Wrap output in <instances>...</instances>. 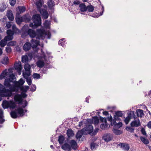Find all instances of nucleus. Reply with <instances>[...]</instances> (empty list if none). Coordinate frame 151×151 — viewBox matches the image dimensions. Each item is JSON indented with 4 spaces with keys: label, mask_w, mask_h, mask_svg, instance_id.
Segmentation results:
<instances>
[{
    "label": "nucleus",
    "mask_w": 151,
    "mask_h": 151,
    "mask_svg": "<svg viewBox=\"0 0 151 151\" xmlns=\"http://www.w3.org/2000/svg\"><path fill=\"white\" fill-rule=\"evenodd\" d=\"M24 82L25 81L21 78L18 81H14V85L9 88H6L4 86L0 84V96L2 97H10L12 95V92H17L20 88L23 90L22 86Z\"/></svg>",
    "instance_id": "1"
},
{
    "label": "nucleus",
    "mask_w": 151,
    "mask_h": 151,
    "mask_svg": "<svg viewBox=\"0 0 151 151\" xmlns=\"http://www.w3.org/2000/svg\"><path fill=\"white\" fill-rule=\"evenodd\" d=\"M33 23L29 24V27L35 29L40 26L41 24V20L40 15L39 14H36L32 16Z\"/></svg>",
    "instance_id": "2"
},
{
    "label": "nucleus",
    "mask_w": 151,
    "mask_h": 151,
    "mask_svg": "<svg viewBox=\"0 0 151 151\" xmlns=\"http://www.w3.org/2000/svg\"><path fill=\"white\" fill-rule=\"evenodd\" d=\"M37 33L38 35V37H36V39L44 40L45 37H47V39H50L51 37V33L49 32H46L44 30L38 29L37 30Z\"/></svg>",
    "instance_id": "3"
},
{
    "label": "nucleus",
    "mask_w": 151,
    "mask_h": 151,
    "mask_svg": "<svg viewBox=\"0 0 151 151\" xmlns=\"http://www.w3.org/2000/svg\"><path fill=\"white\" fill-rule=\"evenodd\" d=\"M11 117L13 119H16L18 117L22 116L24 114V110L22 107H19L10 113Z\"/></svg>",
    "instance_id": "4"
},
{
    "label": "nucleus",
    "mask_w": 151,
    "mask_h": 151,
    "mask_svg": "<svg viewBox=\"0 0 151 151\" xmlns=\"http://www.w3.org/2000/svg\"><path fill=\"white\" fill-rule=\"evenodd\" d=\"M93 127L91 125L86 126V127L81 129L84 135L89 134L91 135V133L93 132Z\"/></svg>",
    "instance_id": "5"
},
{
    "label": "nucleus",
    "mask_w": 151,
    "mask_h": 151,
    "mask_svg": "<svg viewBox=\"0 0 151 151\" xmlns=\"http://www.w3.org/2000/svg\"><path fill=\"white\" fill-rule=\"evenodd\" d=\"M46 57L45 55L42 57L36 63L37 65L40 68H42L45 65L46 62Z\"/></svg>",
    "instance_id": "6"
},
{
    "label": "nucleus",
    "mask_w": 151,
    "mask_h": 151,
    "mask_svg": "<svg viewBox=\"0 0 151 151\" xmlns=\"http://www.w3.org/2000/svg\"><path fill=\"white\" fill-rule=\"evenodd\" d=\"M24 68L26 72H24L23 75L24 78H27L31 74V72L30 71V65L28 64H25L24 65Z\"/></svg>",
    "instance_id": "7"
},
{
    "label": "nucleus",
    "mask_w": 151,
    "mask_h": 151,
    "mask_svg": "<svg viewBox=\"0 0 151 151\" xmlns=\"http://www.w3.org/2000/svg\"><path fill=\"white\" fill-rule=\"evenodd\" d=\"M113 138V135L110 133H105L103 136V139L106 142L111 141Z\"/></svg>",
    "instance_id": "8"
},
{
    "label": "nucleus",
    "mask_w": 151,
    "mask_h": 151,
    "mask_svg": "<svg viewBox=\"0 0 151 151\" xmlns=\"http://www.w3.org/2000/svg\"><path fill=\"white\" fill-rule=\"evenodd\" d=\"M38 11L41 14L43 19H46L48 18V13L45 9H41L39 10Z\"/></svg>",
    "instance_id": "9"
},
{
    "label": "nucleus",
    "mask_w": 151,
    "mask_h": 151,
    "mask_svg": "<svg viewBox=\"0 0 151 151\" xmlns=\"http://www.w3.org/2000/svg\"><path fill=\"white\" fill-rule=\"evenodd\" d=\"M14 68L15 70L18 72L19 75H20L22 68L21 62H18V63H16L14 64Z\"/></svg>",
    "instance_id": "10"
},
{
    "label": "nucleus",
    "mask_w": 151,
    "mask_h": 151,
    "mask_svg": "<svg viewBox=\"0 0 151 151\" xmlns=\"http://www.w3.org/2000/svg\"><path fill=\"white\" fill-rule=\"evenodd\" d=\"M15 101L17 102L19 104H22V95L21 94H17L14 97Z\"/></svg>",
    "instance_id": "11"
},
{
    "label": "nucleus",
    "mask_w": 151,
    "mask_h": 151,
    "mask_svg": "<svg viewBox=\"0 0 151 151\" xmlns=\"http://www.w3.org/2000/svg\"><path fill=\"white\" fill-rule=\"evenodd\" d=\"M118 145L120 146V147L122 150L124 151H128L130 148L129 144L126 143H120Z\"/></svg>",
    "instance_id": "12"
},
{
    "label": "nucleus",
    "mask_w": 151,
    "mask_h": 151,
    "mask_svg": "<svg viewBox=\"0 0 151 151\" xmlns=\"http://www.w3.org/2000/svg\"><path fill=\"white\" fill-rule=\"evenodd\" d=\"M30 41V44L33 48H36L38 45H40L39 41L36 39H32Z\"/></svg>",
    "instance_id": "13"
},
{
    "label": "nucleus",
    "mask_w": 151,
    "mask_h": 151,
    "mask_svg": "<svg viewBox=\"0 0 151 151\" xmlns=\"http://www.w3.org/2000/svg\"><path fill=\"white\" fill-rule=\"evenodd\" d=\"M24 19H26L28 21L29 20V19L27 18L26 16H23L22 17L16 18V22L18 24H20L22 22L23 20Z\"/></svg>",
    "instance_id": "14"
},
{
    "label": "nucleus",
    "mask_w": 151,
    "mask_h": 151,
    "mask_svg": "<svg viewBox=\"0 0 151 151\" xmlns=\"http://www.w3.org/2000/svg\"><path fill=\"white\" fill-rule=\"evenodd\" d=\"M131 126L132 127H138L140 125V123L139 119L134 120L131 123Z\"/></svg>",
    "instance_id": "15"
},
{
    "label": "nucleus",
    "mask_w": 151,
    "mask_h": 151,
    "mask_svg": "<svg viewBox=\"0 0 151 151\" xmlns=\"http://www.w3.org/2000/svg\"><path fill=\"white\" fill-rule=\"evenodd\" d=\"M111 126L114 125V128H119L122 126V124L121 122H119L117 123L115 121H114L113 123L112 122H111Z\"/></svg>",
    "instance_id": "16"
},
{
    "label": "nucleus",
    "mask_w": 151,
    "mask_h": 151,
    "mask_svg": "<svg viewBox=\"0 0 151 151\" xmlns=\"http://www.w3.org/2000/svg\"><path fill=\"white\" fill-rule=\"evenodd\" d=\"M27 34L31 38H34L36 36V33L34 30L29 29L27 31Z\"/></svg>",
    "instance_id": "17"
},
{
    "label": "nucleus",
    "mask_w": 151,
    "mask_h": 151,
    "mask_svg": "<svg viewBox=\"0 0 151 151\" xmlns=\"http://www.w3.org/2000/svg\"><path fill=\"white\" fill-rule=\"evenodd\" d=\"M6 16L9 20L13 21L14 20V17L11 10H9L7 11Z\"/></svg>",
    "instance_id": "18"
},
{
    "label": "nucleus",
    "mask_w": 151,
    "mask_h": 151,
    "mask_svg": "<svg viewBox=\"0 0 151 151\" xmlns=\"http://www.w3.org/2000/svg\"><path fill=\"white\" fill-rule=\"evenodd\" d=\"M32 46L29 42H27L23 46V50L25 51L29 50L31 48Z\"/></svg>",
    "instance_id": "19"
},
{
    "label": "nucleus",
    "mask_w": 151,
    "mask_h": 151,
    "mask_svg": "<svg viewBox=\"0 0 151 151\" xmlns=\"http://www.w3.org/2000/svg\"><path fill=\"white\" fill-rule=\"evenodd\" d=\"M70 143L71 147L74 150H76L77 147V145L76 142L74 140H71Z\"/></svg>",
    "instance_id": "20"
},
{
    "label": "nucleus",
    "mask_w": 151,
    "mask_h": 151,
    "mask_svg": "<svg viewBox=\"0 0 151 151\" xmlns=\"http://www.w3.org/2000/svg\"><path fill=\"white\" fill-rule=\"evenodd\" d=\"M115 115H114L115 119L117 120L119 119L118 117H122V116L123 114L121 111H117L115 112Z\"/></svg>",
    "instance_id": "21"
},
{
    "label": "nucleus",
    "mask_w": 151,
    "mask_h": 151,
    "mask_svg": "<svg viewBox=\"0 0 151 151\" xmlns=\"http://www.w3.org/2000/svg\"><path fill=\"white\" fill-rule=\"evenodd\" d=\"M62 148L64 150L70 151L71 150V147L70 145L67 143H65L62 146Z\"/></svg>",
    "instance_id": "22"
},
{
    "label": "nucleus",
    "mask_w": 151,
    "mask_h": 151,
    "mask_svg": "<svg viewBox=\"0 0 151 151\" xmlns=\"http://www.w3.org/2000/svg\"><path fill=\"white\" fill-rule=\"evenodd\" d=\"M79 7L80 8V10L81 12H84L87 11V6H86L84 3L80 4Z\"/></svg>",
    "instance_id": "23"
},
{
    "label": "nucleus",
    "mask_w": 151,
    "mask_h": 151,
    "mask_svg": "<svg viewBox=\"0 0 151 151\" xmlns=\"http://www.w3.org/2000/svg\"><path fill=\"white\" fill-rule=\"evenodd\" d=\"M36 5L37 6V10L38 11L39 10L41 9L42 8L41 7H42V0H39L36 2Z\"/></svg>",
    "instance_id": "24"
},
{
    "label": "nucleus",
    "mask_w": 151,
    "mask_h": 151,
    "mask_svg": "<svg viewBox=\"0 0 151 151\" xmlns=\"http://www.w3.org/2000/svg\"><path fill=\"white\" fill-rule=\"evenodd\" d=\"M7 70L6 69L3 71L2 73L0 75V80L4 78L5 76H8L9 75L8 72H7Z\"/></svg>",
    "instance_id": "25"
},
{
    "label": "nucleus",
    "mask_w": 151,
    "mask_h": 151,
    "mask_svg": "<svg viewBox=\"0 0 151 151\" xmlns=\"http://www.w3.org/2000/svg\"><path fill=\"white\" fill-rule=\"evenodd\" d=\"M10 104V102L6 100L3 101L2 104L3 108L4 109L7 108L9 107Z\"/></svg>",
    "instance_id": "26"
},
{
    "label": "nucleus",
    "mask_w": 151,
    "mask_h": 151,
    "mask_svg": "<svg viewBox=\"0 0 151 151\" xmlns=\"http://www.w3.org/2000/svg\"><path fill=\"white\" fill-rule=\"evenodd\" d=\"M11 81H9L8 79H6L4 82V85L5 86V87L6 88H11V84H10Z\"/></svg>",
    "instance_id": "27"
},
{
    "label": "nucleus",
    "mask_w": 151,
    "mask_h": 151,
    "mask_svg": "<svg viewBox=\"0 0 151 151\" xmlns=\"http://www.w3.org/2000/svg\"><path fill=\"white\" fill-rule=\"evenodd\" d=\"M136 112L137 115L138 117H142L144 115L143 111L142 110L138 109Z\"/></svg>",
    "instance_id": "28"
},
{
    "label": "nucleus",
    "mask_w": 151,
    "mask_h": 151,
    "mask_svg": "<svg viewBox=\"0 0 151 151\" xmlns=\"http://www.w3.org/2000/svg\"><path fill=\"white\" fill-rule=\"evenodd\" d=\"M83 135H84V134H83V132H82L81 130L80 131H78L77 132L76 134V139L80 141Z\"/></svg>",
    "instance_id": "29"
},
{
    "label": "nucleus",
    "mask_w": 151,
    "mask_h": 151,
    "mask_svg": "<svg viewBox=\"0 0 151 151\" xmlns=\"http://www.w3.org/2000/svg\"><path fill=\"white\" fill-rule=\"evenodd\" d=\"M47 5L50 9L52 10V7L55 5V4L52 0H49L47 2Z\"/></svg>",
    "instance_id": "30"
},
{
    "label": "nucleus",
    "mask_w": 151,
    "mask_h": 151,
    "mask_svg": "<svg viewBox=\"0 0 151 151\" xmlns=\"http://www.w3.org/2000/svg\"><path fill=\"white\" fill-rule=\"evenodd\" d=\"M140 139L142 142L145 145H147L149 144V142L148 140L145 137H140Z\"/></svg>",
    "instance_id": "31"
},
{
    "label": "nucleus",
    "mask_w": 151,
    "mask_h": 151,
    "mask_svg": "<svg viewBox=\"0 0 151 151\" xmlns=\"http://www.w3.org/2000/svg\"><path fill=\"white\" fill-rule=\"evenodd\" d=\"M9 73H11V74L9 75H10L9 76V78H7V79L9 81H11V82H13V81L14 80V79L15 78V76H14V75L11 74L12 73L11 72V71H10L9 69Z\"/></svg>",
    "instance_id": "32"
},
{
    "label": "nucleus",
    "mask_w": 151,
    "mask_h": 151,
    "mask_svg": "<svg viewBox=\"0 0 151 151\" xmlns=\"http://www.w3.org/2000/svg\"><path fill=\"white\" fill-rule=\"evenodd\" d=\"M28 61V57L27 55H25L22 56V61L24 63H27Z\"/></svg>",
    "instance_id": "33"
},
{
    "label": "nucleus",
    "mask_w": 151,
    "mask_h": 151,
    "mask_svg": "<svg viewBox=\"0 0 151 151\" xmlns=\"http://www.w3.org/2000/svg\"><path fill=\"white\" fill-rule=\"evenodd\" d=\"M67 134L68 137H70L73 136L74 134L71 129H69L67 131Z\"/></svg>",
    "instance_id": "34"
},
{
    "label": "nucleus",
    "mask_w": 151,
    "mask_h": 151,
    "mask_svg": "<svg viewBox=\"0 0 151 151\" xmlns=\"http://www.w3.org/2000/svg\"><path fill=\"white\" fill-rule=\"evenodd\" d=\"M65 140V138L63 135L60 136L58 137V141L60 145L63 144Z\"/></svg>",
    "instance_id": "35"
},
{
    "label": "nucleus",
    "mask_w": 151,
    "mask_h": 151,
    "mask_svg": "<svg viewBox=\"0 0 151 151\" xmlns=\"http://www.w3.org/2000/svg\"><path fill=\"white\" fill-rule=\"evenodd\" d=\"M6 6L5 3L4 2H2L1 4V6L0 8V11L1 12H4L6 9Z\"/></svg>",
    "instance_id": "36"
},
{
    "label": "nucleus",
    "mask_w": 151,
    "mask_h": 151,
    "mask_svg": "<svg viewBox=\"0 0 151 151\" xmlns=\"http://www.w3.org/2000/svg\"><path fill=\"white\" fill-rule=\"evenodd\" d=\"M65 38H63L60 40L58 42V44L60 45L62 47H64V45L66 44V42L65 41Z\"/></svg>",
    "instance_id": "37"
},
{
    "label": "nucleus",
    "mask_w": 151,
    "mask_h": 151,
    "mask_svg": "<svg viewBox=\"0 0 151 151\" xmlns=\"http://www.w3.org/2000/svg\"><path fill=\"white\" fill-rule=\"evenodd\" d=\"M91 148L92 150H95L98 146V145L96 143L92 142L91 144Z\"/></svg>",
    "instance_id": "38"
},
{
    "label": "nucleus",
    "mask_w": 151,
    "mask_h": 151,
    "mask_svg": "<svg viewBox=\"0 0 151 151\" xmlns=\"http://www.w3.org/2000/svg\"><path fill=\"white\" fill-rule=\"evenodd\" d=\"M113 132L116 135H120L121 134L122 132L120 130L113 128Z\"/></svg>",
    "instance_id": "39"
},
{
    "label": "nucleus",
    "mask_w": 151,
    "mask_h": 151,
    "mask_svg": "<svg viewBox=\"0 0 151 151\" xmlns=\"http://www.w3.org/2000/svg\"><path fill=\"white\" fill-rule=\"evenodd\" d=\"M87 10L90 12H92L94 9V7L92 5H88L87 6Z\"/></svg>",
    "instance_id": "40"
},
{
    "label": "nucleus",
    "mask_w": 151,
    "mask_h": 151,
    "mask_svg": "<svg viewBox=\"0 0 151 151\" xmlns=\"http://www.w3.org/2000/svg\"><path fill=\"white\" fill-rule=\"evenodd\" d=\"M7 43V41L4 39L2 40L0 42V45L1 47H3L5 46Z\"/></svg>",
    "instance_id": "41"
},
{
    "label": "nucleus",
    "mask_w": 151,
    "mask_h": 151,
    "mask_svg": "<svg viewBox=\"0 0 151 151\" xmlns=\"http://www.w3.org/2000/svg\"><path fill=\"white\" fill-rule=\"evenodd\" d=\"M13 36L8 35L7 36L5 37L4 39V40H6V41L7 42L12 40L13 39Z\"/></svg>",
    "instance_id": "42"
},
{
    "label": "nucleus",
    "mask_w": 151,
    "mask_h": 151,
    "mask_svg": "<svg viewBox=\"0 0 151 151\" xmlns=\"http://www.w3.org/2000/svg\"><path fill=\"white\" fill-rule=\"evenodd\" d=\"M18 9L19 12L20 13L24 12L26 9L25 7L24 6H18Z\"/></svg>",
    "instance_id": "43"
},
{
    "label": "nucleus",
    "mask_w": 151,
    "mask_h": 151,
    "mask_svg": "<svg viewBox=\"0 0 151 151\" xmlns=\"http://www.w3.org/2000/svg\"><path fill=\"white\" fill-rule=\"evenodd\" d=\"M12 29L14 33H16L19 32V30L16 27L15 25H13L12 26Z\"/></svg>",
    "instance_id": "44"
},
{
    "label": "nucleus",
    "mask_w": 151,
    "mask_h": 151,
    "mask_svg": "<svg viewBox=\"0 0 151 151\" xmlns=\"http://www.w3.org/2000/svg\"><path fill=\"white\" fill-rule=\"evenodd\" d=\"M8 60V58L7 57H6L4 58L2 60L1 62L2 63L4 64H6L7 63Z\"/></svg>",
    "instance_id": "45"
},
{
    "label": "nucleus",
    "mask_w": 151,
    "mask_h": 151,
    "mask_svg": "<svg viewBox=\"0 0 151 151\" xmlns=\"http://www.w3.org/2000/svg\"><path fill=\"white\" fill-rule=\"evenodd\" d=\"M93 119L94 121V123L95 124H97L99 123V120L98 117L96 116H94L93 117Z\"/></svg>",
    "instance_id": "46"
},
{
    "label": "nucleus",
    "mask_w": 151,
    "mask_h": 151,
    "mask_svg": "<svg viewBox=\"0 0 151 151\" xmlns=\"http://www.w3.org/2000/svg\"><path fill=\"white\" fill-rule=\"evenodd\" d=\"M47 63H45V67L46 69H49L51 68L52 67V66L49 64V62L46 60Z\"/></svg>",
    "instance_id": "47"
},
{
    "label": "nucleus",
    "mask_w": 151,
    "mask_h": 151,
    "mask_svg": "<svg viewBox=\"0 0 151 151\" xmlns=\"http://www.w3.org/2000/svg\"><path fill=\"white\" fill-rule=\"evenodd\" d=\"M128 115L129 116H130L131 118L132 117H133L134 118V116H135L134 114V111H130L129 113H128Z\"/></svg>",
    "instance_id": "48"
},
{
    "label": "nucleus",
    "mask_w": 151,
    "mask_h": 151,
    "mask_svg": "<svg viewBox=\"0 0 151 151\" xmlns=\"http://www.w3.org/2000/svg\"><path fill=\"white\" fill-rule=\"evenodd\" d=\"M125 129L127 131H129L132 133L134 132V128H132L130 127H126Z\"/></svg>",
    "instance_id": "49"
},
{
    "label": "nucleus",
    "mask_w": 151,
    "mask_h": 151,
    "mask_svg": "<svg viewBox=\"0 0 151 151\" xmlns=\"http://www.w3.org/2000/svg\"><path fill=\"white\" fill-rule=\"evenodd\" d=\"M6 33L7 35L12 36H13L14 33V32L11 30V29L7 30L6 31Z\"/></svg>",
    "instance_id": "50"
},
{
    "label": "nucleus",
    "mask_w": 151,
    "mask_h": 151,
    "mask_svg": "<svg viewBox=\"0 0 151 151\" xmlns=\"http://www.w3.org/2000/svg\"><path fill=\"white\" fill-rule=\"evenodd\" d=\"M108 127V125L106 124H101L100 125V128L104 130Z\"/></svg>",
    "instance_id": "51"
},
{
    "label": "nucleus",
    "mask_w": 151,
    "mask_h": 151,
    "mask_svg": "<svg viewBox=\"0 0 151 151\" xmlns=\"http://www.w3.org/2000/svg\"><path fill=\"white\" fill-rule=\"evenodd\" d=\"M32 77L34 78L38 79L40 78V75L39 74L34 73L33 74Z\"/></svg>",
    "instance_id": "52"
},
{
    "label": "nucleus",
    "mask_w": 151,
    "mask_h": 151,
    "mask_svg": "<svg viewBox=\"0 0 151 151\" xmlns=\"http://www.w3.org/2000/svg\"><path fill=\"white\" fill-rule=\"evenodd\" d=\"M99 130V129L98 128H96L91 133V136H93L96 135V134L98 132V131Z\"/></svg>",
    "instance_id": "53"
},
{
    "label": "nucleus",
    "mask_w": 151,
    "mask_h": 151,
    "mask_svg": "<svg viewBox=\"0 0 151 151\" xmlns=\"http://www.w3.org/2000/svg\"><path fill=\"white\" fill-rule=\"evenodd\" d=\"M129 116H129L128 115V116L124 120L126 124H127L129 123V122L131 118L129 117Z\"/></svg>",
    "instance_id": "54"
},
{
    "label": "nucleus",
    "mask_w": 151,
    "mask_h": 151,
    "mask_svg": "<svg viewBox=\"0 0 151 151\" xmlns=\"http://www.w3.org/2000/svg\"><path fill=\"white\" fill-rule=\"evenodd\" d=\"M50 22L48 20H46L44 23V25L45 27L48 28L50 24Z\"/></svg>",
    "instance_id": "55"
},
{
    "label": "nucleus",
    "mask_w": 151,
    "mask_h": 151,
    "mask_svg": "<svg viewBox=\"0 0 151 151\" xmlns=\"http://www.w3.org/2000/svg\"><path fill=\"white\" fill-rule=\"evenodd\" d=\"M25 78L27 79L26 81L27 83L29 85H31L32 84V80L31 78H28V77H27V78Z\"/></svg>",
    "instance_id": "56"
},
{
    "label": "nucleus",
    "mask_w": 151,
    "mask_h": 151,
    "mask_svg": "<svg viewBox=\"0 0 151 151\" xmlns=\"http://www.w3.org/2000/svg\"><path fill=\"white\" fill-rule=\"evenodd\" d=\"M36 86L35 85H32L30 88V91L32 92L35 91L36 90Z\"/></svg>",
    "instance_id": "57"
},
{
    "label": "nucleus",
    "mask_w": 151,
    "mask_h": 151,
    "mask_svg": "<svg viewBox=\"0 0 151 151\" xmlns=\"http://www.w3.org/2000/svg\"><path fill=\"white\" fill-rule=\"evenodd\" d=\"M12 22H7L6 27L7 28H9L11 27L12 25Z\"/></svg>",
    "instance_id": "58"
},
{
    "label": "nucleus",
    "mask_w": 151,
    "mask_h": 151,
    "mask_svg": "<svg viewBox=\"0 0 151 151\" xmlns=\"http://www.w3.org/2000/svg\"><path fill=\"white\" fill-rule=\"evenodd\" d=\"M16 0H10V4L11 6H14L16 3Z\"/></svg>",
    "instance_id": "59"
},
{
    "label": "nucleus",
    "mask_w": 151,
    "mask_h": 151,
    "mask_svg": "<svg viewBox=\"0 0 151 151\" xmlns=\"http://www.w3.org/2000/svg\"><path fill=\"white\" fill-rule=\"evenodd\" d=\"M141 132L142 134L144 135H145L146 136H147V134L146 133V132L145 131V129L144 128H142L141 129Z\"/></svg>",
    "instance_id": "60"
},
{
    "label": "nucleus",
    "mask_w": 151,
    "mask_h": 151,
    "mask_svg": "<svg viewBox=\"0 0 151 151\" xmlns=\"http://www.w3.org/2000/svg\"><path fill=\"white\" fill-rule=\"evenodd\" d=\"M10 104V107L12 108H14L15 107V104L14 103L11 102Z\"/></svg>",
    "instance_id": "61"
},
{
    "label": "nucleus",
    "mask_w": 151,
    "mask_h": 151,
    "mask_svg": "<svg viewBox=\"0 0 151 151\" xmlns=\"http://www.w3.org/2000/svg\"><path fill=\"white\" fill-rule=\"evenodd\" d=\"M6 50L7 52L10 53L11 51V49L9 47H6Z\"/></svg>",
    "instance_id": "62"
},
{
    "label": "nucleus",
    "mask_w": 151,
    "mask_h": 151,
    "mask_svg": "<svg viewBox=\"0 0 151 151\" xmlns=\"http://www.w3.org/2000/svg\"><path fill=\"white\" fill-rule=\"evenodd\" d=\"M24 103H23V104L24 105H23L22 107H22V108H25V107L27 106V104H28V103H27V101H26V100H25V101H24Z\"/></svg>",
    "instance_id": "63"
},
{
    "label": "nucleus",
    "mask_w": 151,
    "mask_h": 151,
    "mask_svg": "<svg viewBox=\"0 0 151 151\" xmlns=\"http://www.w3.org/2000/svg\"><path fill=\"white\" fill-rule=\"evenodd\" d=\"M100 120L101 121V122H104L105 123L106 122V118H104L100 116Z\"/></svg>",
    "instance_id": "64"
}]
</instances>
